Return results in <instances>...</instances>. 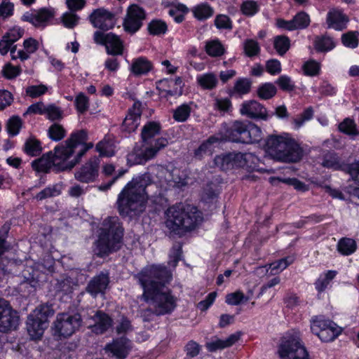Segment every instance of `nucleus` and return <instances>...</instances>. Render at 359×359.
<instances>
[{"instance_id": "60", "label": "nucleus", "mask_w": 359, "mask_h": 359, "mask_svg": "<svg viewBox=\"0 0 359 359\" xmlns=\"http://www.w3.org/2000/svg\"><path fill=\"white\" fill-rule=\"evenodd\" d=\"M292 21L294 22L296 29H303L309 25L310 18L306 13L301 12L294 16Z\"/></svg>"}, {"instance_id": "46", "label": "nucleus", "mask_w": 359, "mask_h": 359, "mask_svg": "<svg viewBox=\"0 0 359 359\" xmlns=\"http://www.w3.org/2000/svg\"><path fill=\"white\" fill-rule=\"evenodd\" d=\"M22 122L18 116H13L6 123V128L8 135L11 137L15 136L20 132Z\"/></svg>"}, {"instance_id": "48", "label": "nucleus", "mask_w": 359, "mask_h": 359, "mask_svg": "<svg viewBox=\"0 0 359 359\" xmlns=\"http://www.w3.org/2000/svg\"><path fill=\"white\" fill-rule=\"evenodd\" d=\"M191 111L189 104H183L175 110L173 118L178 122L185 121L189 118Z\"/></svg>"}, {"instance_id": "4", "label": "nucleus", "mask_w": 359, "mask_h": 359, "mask_svg": "<svg viewBox=\"0 0 359 359\" xmlns=\"http://www.w3.org/2000/svg\"><path fill=\"white\" fill-rule=\"evenodd\" d=\"M161 131L158 123L151 121L144 126L142 130V144L136 145L128 154V162L131 164H141L153 158L158 151L168 144L166 138L156 137Z\"/></svg>"}, {"instance_id": "8", "label": "nucleus", "mask_w": 359, "mask_h": 359, "mask_svg": "<svg viewBox=\"0 0 359 359\" xmlns=\"http://www.w3.org/2000/svg\"><path fill=\"white\" fill-rule=\"evenodd\" d=\"M277 353L281 359H311L300 332L294 330L286 332L281 337Z\"/></svg>"}, {"instance_id": "56", "label": "nucleus", "mask_w": 359, "mask_h": 359, "mask_svg": "<svg viewBox=\"0 0 359 359\" xmlns=\"http://www.w3.org/2000/svg\"><path fill=\"white\" fill-rule=\"evenodd\" d=\"M323 165L334 170H339L342 168V163L339 157L334 154H328L325 157Z\"/></svg>"}, {"instance_id": "23", "label": "nucleus", "mask_w": 359, "mask_h": 359, "mask_svg": "<svg viewBox=\"0 0 359 359\" xmlns=\"http://www.w3.org/2000/svg\"><path fill=\"white\" fill-rule=\"evenodd\" d=\"M130 349L131 343L125 337L114 340L112 343L107 344L105 347L106 351L111 353L118 359H125Z\"/></svg>"}, {"instance_id": "12", "label": "nucleus", "mask_w": 359, "mask_h": 359, "mask_svg": "<svg viewBox=\"0 0 359 359\" xmlns=\"http://www.w3.org/2000/svg\"><path fill=\"white\" fill-rule=\"evenodd\" d=\"M81 318L78 313H58L52 327L53 334L61 339L72 336L81 325Z\"/></svg>"}, {"instance_id": "27", "label": "nucleus", "mask_w": 359, "mask_h": 359, "mask_svg": "<svg viewBox=\"0 0 359 359\" xmlns=\"http://www.w3.org/2000/svg\"><path fill=\"white\" fill-rule=\"evenodd\" d=\"M239 338V333L232 334L224 339L215 338L206 344V348L210 352L222 350L233 345Z\"/></svg>"}, {"instance_id": "35", "label": "nucleus", "mask_w": 359, "mask_h": 359, "mask_svg": "<svg viewBox=\"0 0 359 359\" xmlns=\"http://www.w3.org/2000/svg\"><path fill=\"white\" fill-rule=\"evenodd\" d=\"M357 248L355 241L349 238H344L339 240L337 244L338 251L344 255L353 254Z\"/></svg>"}, {"instance_id": "40", "label": "nucleus", "mask_w": 359, "mask_h": 359, "mask_svg": "<svg viewBox=\"0 0 359 359\" xmlns=\"http://www.w3.org/2000/svg\"><path fill=\"white\" fill-rule=\"evenodd\" d=\"M260 9V5L253 0L244 1L241 6V11L243 15L252 17L256 15Z\"/></svg>"}, {"instance_id": "49", "label": "nucleus", "mask_w": 359, "mask_h": 359, "mask_svg": "<svg viewBox=\"0 0 359 359\" xmlns=\"http://www.w3.org/2000/svg\"><path fill=\"white\" fill-rule=\"evenodd\" d=\"M358 32H348L343 34L341 37L343 44L348 48H356L358 45Z\"/></svg>"}, {"instance_id": "20", "label": "nucleus", "mask_w": 359, "mask_h": 359, "mask_svg": "<svg viewBox=\"0 0 359 359\" xmlns=\"http://www.w3.org/2000/svg\"><path fill=\"white\" fill-rule=\"evenodd\" d=\"M55 15L53 8H41L31 11L24 13V20L27 21L35 27H45L48 22Z\"/></svg>"}, {"instance_id": "45", "label": "nucleus", "mask_w": 359, "mask_h": 359, "mask_svg": "<svg viewBox=\"0 0 359 359\" xmlns=\"http://www.w3.org/2000/svg\"><path fill=\"white\" fill-rule=\"evenodd\" d=\"M273 45L278 53L283 55L290 48V41L287 36H277L274 38Z\"/></svg>"}, {"instance_id": "50", "label": "nucleus", "mask_w": 359, "mask_h": 359, "mask_svg": "<svg viewBox=\"0 0 359 359\" xmlns=\"http://www.w3.org/2000/svg\"><path fill=\"white\" fill-rule=\"evenodd\" d=\"M61 193V186L60 184H55L53 186H50L40 191L37 196L36 198L39 200H43L48 197L57 196L60 195Z\"/></svg>"}, {"instance_id": "9", "label": "nucleus", "mask_w": 359, "mask_h": 359, "mask_svg": "<svg viewBox=\"0 0 359 359\" xmlns=\"http://www.w3.org/2000/svg\"><path fill=\"white\" fill-rule=\"evenodd\" d=\"M224 129L226 130V138L235 142H257L261 140L262 135L261 128L254 123L245 125L242 122L235 121L229 128L225 125Z\"/></svg>"}, {"instance_id": "13", "label": "nucleus", "mask_w": 359, "mask_h": 359, "mask_svg": "<svg viewBox=\"0 0 359 359\" xmlns=\"http://www.w3.org/2000/svg\"><path fill=\"white\" fill-rule=\"evenodd\" d=\"M311 330L323 342L334 340L342 332L333 321L323 316H314L311 320Z\"/></svg>"}, {"instance_id": "55", "label": "nucleus", "mask_w": 359, "mask_h": 359, "mask_svg": "<svg viewBox=\"0 0 359 359\" xmlns=\"http://www.w3.org/2000/svg\"><path fill=\"white\" fill-rule=\"evenodd\" d=\"M45 114H46L47 118L50 121H59L63 117V112L61 109L54 104L46 107Z\"/></svg>"}, {"instance_id": "62", "label": "nucleus", "mask_w": 359, "mask_h": 359, "mask_svg": "<svg viewBox=\"0 0 359 359\" xmlns=\"http://www.w3.org/2000/svg\"><path fill=\"white\" fill-rule=\"evenodd\" d=\"M75 105L77 111L79 113H83L88 108V97L83 93L79 94L76 97L75 100Z\"/></svg>"}, {"instance_id": "1", "label": "nucleus", "mask_w": 359, "mask_h": 359, "mask_svg": "<svg viewBox=\"0 0 359 359\" xmlns=\"http://www.w3.org/2000/svg\"><path fill=\"white\" fill-rule=\"evenodd\" d=\"M135 278L143 289L141 299L152 306L157 315H163L173 311L176 306V298L165 285L171 280L172 273L165 266H146Z\"/></svg>"}, {"instance_id": "54", "label": "nucleus", "mask_w": 359, "mask_h": 359, "mask_svg": "<svg viewBox=\"0 0 359 359\" xmlns=\"http://www.w3.org/2000/svg\"><path fill=\"white\" fill-rule=\"evenodd\" d=\"M250 87L251 82L249 79L240 78L236 81L233 90L239 95H245L250 92Z\"/></svg>"}, {"instance_id": "21", "label": "nucleus", "mask_w": 359, "mask_h": 359, "mask_svg": "<svg viewBox=\"0 0 359 359\" xmlns=\"http://www.w3.org/2000/svg\"><path fill=\"white\" fill-rule=\"evenodd\" d=\"M54 263L55 261L50 256L43 260V263H38L36 264L34 269H32L31 278H27V280H24V289L27 288L28 285H30L32 287H35L36 286V283L39 279V271H41L43 273L46 272H53L54 269Z\"/></svg>"}, {"instance_id": "26", "label": "nucleus", "mask_w": 359, "mask_h": 359, "mask_svg": "<svg viewBox=\"0 0 359 359\" xmlns=\"http://www.w3.org/2000/svg\"><path fill=\"white\" fill-rule=\"evenodd\" d=\"M109 280L107 273H100L95 276L88 283L87 291L92 296L104 294L109 285Z\"/></svg>"}, {"instance_id": "17", "label": "nucleus", "mask_w": 359, "mask_h": 359, "mask_svg": "<svg viewBox=\"0 0 359 359\" xmlns=\"http://www.w3.org/2000/svg\"><path fill=\"white\" fill-rule=\"evenodd\" d=\"M100 160L97 157L90 158L75 174V178L81 182H94L98 177Z\"/></svg>"}, {"instance_id": "6", "label": "nucleus", "mask_w": 359, "mask_h": 359, "mask_svg": "<svg viewBox=\"0 0 359 359\" xmlns=\"http://www.w3.org/2000/svg\"><path fill=\"white\" fill-rule=\"evenodd\" d=\"M165 214L166 227L175 233L195 228L202 219L201 213L196 207L182 203L170 207Z\"/></svg>"}, {"instance_id": "63", "label": "nucleus", "mask_w": 359, "mask_h": 359, "mask_svg": "<svg viewBox=\"0 0 359 359\" xmlns=\"http://www.w3.org/2000/svg\"><path fill=\"white\" fill-rule=\"evenodd\" d=\"M14 5L9 0H3L0 4V17L6 18L11 16L13 13Z\"/></svg>"}, {"instance_id": "53", "label": "nucleus", "mask_w": 359, "mask_h": 359, "mask_svg": "<svg viewBox=\"0 0 359 359\" xmlns=\"http://www.w3.org/2000/svg\"><path fill=\"white\" fill-rule=\"evenodd\" d=\"M39 45V41L31 37L24 41V60L36 51Z\"/></svg>"}, {"instance_id": "38", "label": "nucleus", "mask_w": 359, "mask_h": 359, "mask_svg": "<svg viewBox=\"0 0 359 359\" xmlns=\"http://www.w3.org/2000/svg\"><path fill=\"white\" fill-rule=\"evenodd\" d=\"M224 47L221 42L217 40L209 41L205 45V51L211 57H219L224 54Z\"/></svg>"}, {"instance_id": "3", "label": "nucleus", "mask_w": 359, "mask_h": 359, "mask_svg": "<svg viewBox=\"0 0 359 359\" xmlns=\"http://www.w3.org/2000/svg\"><path fill=\"white\" fill-rule=\"evenodd\" d=\"M154 187L151 184V177L149 173L138 175L129 182L118 194L117 205L122 215H134L142 212L148 198L146 189H151Z\"/></svg>"}, {"instance_id": "18", "label": "nucleus", "mask_w": 359, "mask_h": 359, "mask_svg": "<svg viewBox=\"0 0 359 359\" xmlns=\"http://www.w3.org/2000/svg\"><path fill=\"white\" fill-rule=\"evenodd\" d=\"M90 22L95 27L101 29H109L116 23L114 15L104 8H98L90 15Z\"/></svg>"}, {"instance_id": "51", "label": "nucleus", "mask_w": 359, "mask_h": 359, "mask_svg": "<svg viewBox=\"0 0 359 359\" xmlns=\"http://www.w3.org/2000/svg\"><path fill=\"white\" fill-rule=\"evenodd\" d=\"M148 30L153 35L163 34L167 30V25L161 20H152L148 25Z\"/></svg>"}, {"instance_id": "19", "label": "nucleus", "mask_w": 359, "mask_h": 359, "mask_svg": "<svg viewBox=\"0 0 359 359\" xmlns=\"http://www.w3.org/2000/svg\"><path fill=\"white\" fill-rule=\"evenodd\" d=\"M240 113L252 119L266 120L269 117L266 109L255 100L244 102L241 105Z\"/></svg>"}, {"instance_id": "14", "label": "nucleus", "mask_w": 359, "mask_h": 359, "mask_svg": "<svg viewBox=\"0 0 359 359\" xmlns=\"http://www.w3.org/2000/svg\"><path fill=\"white\" fill-rule=\"evenodd\" d=\"M20 318L12 309L8 302L0 299V332H7L15 330L19 325Z\"/></svg>"}, {"instance_id": "39", "label": "nucleus", "mask_w": 359, "mask_h": 359, "mask_svg": "<svg viewBox=\"0 0 359 359\" xmlns=\"http://www.w3.org/2000/svg\"><path fill=\"white\" fill-rule=\"evenodd\" d=\"M338 128L340 132L349 136L354 137L359 134L355 122L349 118H345L340 123Z\"/></svg>"}, {"instance_id": "15", "label": "nucleus", "mask_w": 359, "mask_h": 359, "mask_svg": "<svg viewBox=\"0 0 359 359\" xmlns=\"http://www.w3.org/2000/svg\"><path fill=\"white\" fill-rule=\"evenodd\" d=\"M146 14L143 8L136 4L130 5L126 11L123 26L127 32L135 33L142 25Z\"/></svg>"}, {"instance_id": "30", "label": "nucleus", "mask_w": 359, "mask_h": 359, "mask_svg": "<svg viewBox=\"0 0 359 359\" xmlns=\"http://www.w3.org/2000/svg\"><path fill=\"white\" fill-rule=\"evenodd\" d=\"M152 68L151 62L144 57H139L132 60L130 69L133 74L139 76L148 73Z\"/></svg>"}, {"instance_id": "43", "label": "nucleus", "mask_w": 359, "mask_h": 359, "mask_svg": "<svg viewBox=\"0 0 359 359\" xmlns=\"http://www.w3.org/2000/svg\"><path fill=\"white\" fill-rule=\"evenodd\" d=\"M66 135V130L58 123L52 124L48 130V137L55 142L62 140Z\"/></svg>"}, {"instance_id": "16", "label": "nucleus", "mask_w": 359, "mask_h": 359, "mask_svg": "<svg viewBox=\"0 0 359 359\" xmlns=\"http://www.w3.org/2000/svg\"><path fill=\"white\" fill-rule=\"evenodd\" d=\"M94 40L97 43L104 45L108 54L121 55L123 51L122 41L119 37L112 33L104 34L96 32Z\"/></svg>"}, {"instance_id": "37", "label": "nucleus", "mask_w": 359, "mask_h": 359, "mask_svg": "<svg viewBox=\"0 0 359 359\" xmlns=\"http://www.w3.org/2000/svg\"><path fill=\"white\" fill-rule=\"evenodd\" d=\"M315 47L318 51L327 52L332 50L335 47V42L332 38L323 36L317 37L315 40Z\"/></svg>"}, {"instance_id": "52", "label": "nucleus", "mask_w": 359, "mask_h": 359, "mask_svg": "<svg viewBox=\"0 0 359 359\" xmlns=\"http://www.w3.org/2000/svg\"><path fill=\"white\" fill-rule=\"evenodd\" d=\"M213 108L220 113L229 112L232 109L231 102L228 98L216 97L214 100Z\"/></svg>"}, {"instance_id": "11", "label": "nucleus", "mask_w": 359, "mask_h": 359, "mask_svg": "<svg viewBox=\"0 0 359 359\" xmlns=\"http://www.w3.org/2000/svg\"><path fill=\"white\" fill-rule=\"evenodd\" d=\"M53 313V309L48 304H41L33 311L27 322V330L31 339H39L42 337L48 327V319Z\"/></svg>"}, {"instance_id": "29", "label": "nucleus", "mask_w": 359, "mask_h": 359, "mask_svg": "<svg viewBox=\"0 0 359 359\" xmlns=\"http://www.w3.org/2000/svg\"><path fill=\"white\" fill-rule=\"evenodd\" d=\"M223 140H228L226 138V132L224 135L218 134L211 136L204 142L196 151V156H201L203 154H210L212 153L214 144Z\"/></svg>"}, {"instance_id": "44", "label": "nucleus", "mask_w": 359, "mask_h": 359, "mask_svg": "<svg viewBox=\"0 0 359 359\" xmlns=\"http://www.w3.org/2000/svg\"><path fill=\"white\" fill-rule=\"evenodd\" d=\"M320 64L316 60H310L304 63L302 71L304 74L308 76H315L320 74Z\"/></svg>"}, {"instance_id": "5", "label": "nucleus", "mask_w": 359, "mask_h": 359, "mask_svg": "<svg viewBox=\"0 0 359 359\" xmlns=\"http://www.w3.org/2000/svg\"><path fill=\"white\" fill-rule=\"evenodd\" d=\"M264 149L273 159L285 163L297 162L303 156L302 148L289 133L269 135Z\"/></svg>"}, {"instance_id": "22", "label": "nucleus", "mask_w": 359, "mask_h": 359, "mask_svg": "<svg viewBox=\"0 0 359 359\" xmlns=\"http://www.w3.org/2000/svg\"><path fill=\"white\" fill-rule=\"evenodd\" d=\"M141 114V104L135 102L123 120L122 130L129 133L134 132L140 125Z\"/></svg>"}, {"instance_id": "34", "label": "nucleus", "mask_w": 359, "mask_h": 359, "mask_svg": "<svg viewBox=\"0 0 359 359\" xmlns=\"http://www.w3.org/2000/svg\"><path fill=\"white\" fill-rule=\"evenodd\" d=\"M24 151L29 156H38L42 151L41 144L36 137L30 136L25 143Z\"/></svg>"}, {"instance_id": "47", "label": "nucleus", "mask_w": 359, "mask_h": 359, "mask_svg": "<svg viewBox=\"0 0 359 359\" xmlns=\"http://www.w3.org/2000/svg\"><path fill=\"white\" fill-rule=\"evenodd\" d=\"M276 93L275 86L270 83L262 85L257 90L258 96L263 100L271 98Z\"/></svg>"}, {"instance_id": "42", "label": "nucleus", "mask_w": 359, "mask_h": 359, "mask_svg": "<svg viewBox=\"0 0 359 359\" xmlns=\"http://www.w3.org/2000/svg\"><path fill=\"white\" fill-rule=\"evenodd\" d=\"M189 8L182 4H177L173 7L170 8L168 13L172 16L175 21L177 22H181L184 18V15L187 13Z\"/></svg>"}, {"instance_id": "36", "label": "nucleus", "mask_w": 359, "mask_h": 359, "mask_svg": "<svg viewBox=\"0 0 359 359\" xmlns=\"http://www.w3.org/2000/svg\"><path fill=\"white\" fill-rule=\"evenodd\" d=\"M336 275L337 271L332 270L322 273L315 283L316 289L318 292L324 291Z\"/></svg>"}, {"instance_id": "64", "label": "nucleus", "mask_w": 359, "mask_h": 359, "mask_svg": "<svg viewBox=\"0 0 359 359\" xmlns=\"http://www.w3.org/2000/svg\"><path fill=\"white\" fill-rule=\"evenodd\" d=\"M245 52L247 55L252 57L257 55L259 51V46L254 40H247L244 45Z\"/></svg>"}, {"instance_id": "28", "label": "nucleus", "mask_w": 359, "mask_h": 359, "mask_svg": "<svg viewBox=\"0 0 359 359\" xmlns=\"http://www.w3.org/2000/svg\"><path fill=\"white\" fill-rule=\"evenodd\" d=\"M94 324L89 325L91 327L92 332L95 334H102L107 329H109L112 324L111 319L105 313L97 311L92 318Z\"/></svg>"}, {"instance_id": "10", "label": "nucleus", "mask_w": 359, "mask_h": 359, "mask_svg": "<svg viewBox=\"0 0 359 359\" xmlns=\"http://www.w3.org/2000/svg\"><path fill=\"white\" fill-rule=\"evenodd\" d=\"M259 158L252 153H229L217 156L214 159L215 166L222 170L233 168H245L248 170H257Z\"/></svg>"}, {"instance_id": "41", "label": "nucleus", "mask_w": 359, "mask_h": 359, "mask_svg": "<svg viewBox=\"0 0 359 359\" xmlns=\"http://www.w3.org/2000/svg\"><path fill=\"white\" fill-rule=\"evenodd\" d=\"M294 261L293 257H287L286 258H283L279 259L276 262H274L269 264V270H270V273L275 275L280 273L285 269L290 264H292Z\"/></svg>"}, {"instance_id": "61", "label": "nucleus", "mask_w": 359, "mask_h": 359, "mask_svg": "<svg viewBox=\"0 0 359 359\" xmlns=\"http://www.w3.org/2000/svg\"><path fill=\"white\" fill-rule=\"evenodd\" d=\"M47 90L48 87L43 84L34 85L27 87L26 93L31 97H37L45 94Z\"/></svg>"}, {"instance_id": "2", "label": "nucleus", "mask_w": 359, "mask_h": 359, "mask_svg": "<svg viewBox=\"0 0 359 359\" xmlns=\"http://www.w3.org/2000/svg\"><path fill=\"white\" fill-rule=\"evenodd\" d=\"M88 140L86 130L74 131L64 143L57 145L53 151H49L34 161L32 168L38 172H45L53 167L58 171L70 170L81 161L88 150L93 147V143Z\"/></svg>"}, {"instance_id": "25", "label": "nucleus", "mask_w": 359, "mask_h": 359, "mask_svg": "<svg viewBox=\"0 0 359 359\" xmlns=\"http://www.w3.org/2000/svg\"><path fill=\"white\" fill-rule=\"evenodd\" d=\"M158 177L160 178L159 182L161 187L164 186V184H168L171 182L174 183L178 187L185 186L187 182L185 178H181L179 177L180 170L175 169L172 172H170L163 167H158Z\"/></svg>"}, {"instance_id": "33", "label": "nucleus", "mask_w": 359, "mask_h": 359, "mask_svg": "<svg viewBox=\"0 0 359 359\" xmlns=\"http://www.w3.org/2000/svg\"><path fill=\"white\" fill-rule=\"evenodd\" d=\"M96 150L101 156H111L115 154L114 141L109 137H105L96 145Z\"/></svg>"}, {"instance_id": "59", "label": "nucleus", "mask_w": 359, "mask_h": 359, "mask_svg": "<svg viewBox=\"0 0 359 359\" xmlns=\"http://www.w3.org/2000/svg\"><path fill=\"white\" fill-rule=\"evenodd\" d=\"M313 115V110L311 108L306 109L300 116L294 118L293 123L294 128H300L306 121H309L312 118Z\"/></svg>"}, {"instance_id": "32", "label": "nucleus", "mask_w": 359, "mask_h": 359, "mask_svg": "<svg viewBox=\"0 0 359 359\" xmlns=\"http://www.w3.org/2000/svg\"><path fill=\"white\" fill-rule=\"evenodd\" d=\"M195 18L198 20H205L213 15L214 9L207 3H201L191 9Z\"/></svg>"}, {"instance_id": "31", "label": "nucleus", "mask_w": 359, "mask_h": 359, "mask_svg": "<svg viewBox=\"0 0 359 359\" xmlns=\"http://www.w3.org/2000/svg\"><path fill=\"white\" fill-rule=\"evenodd\" d=\"M196 81L199 86L204 90H212L218 83L217 75L212 72L198 75Z\"/></svg>"}, {"instance_id": "57", "label": "nucleus", "mask_w": 359, "mask_h": 359, "mask_svg": "<svg viewBox=\"0 0 359 359\" xmlns=\"http://www.w3.org/2000/svg\"><path fill=\"white\" fill-rule=\"evenodd\" d=\"M79 18L72 11L65 13L62 16L64 26L68 29L74 28L79 22Z\"/></svg>"}, {"instance_id": "58", "label": "nucleus", "mask_w": 359, "mask_h": 359, "mask_svg": "<svg viewBox=\"0 0 359 359\" xmlns=\"http://www.w3.org/2000/svg\"><path fill=\"white\" fill-rule=\"evenodd\" d=\"M20 65H13L11 63L6 64L2 70L3 75L8 79L15 78L20 74Z\"/></svg>"}, {"instance_id": "7", "label": "nucleus", "mask_w": 359, "mask_h": 359, "mask_svg": "<svg viewBox=\"0 0 359 359\" xmlns=\"http://www.w3.org/2000/svg\"><path fill=\"white\" fill-rule=\"evenodd\" d=\"M123 229L117 217H109L103 220L98 229V239L95 243V253L104 257L118 250L121 246Z\"/></svg>"}, {"instance_id": "24", "label": "nucleus", "mask_w": 359, "mask_h": 359, "mask_svg": "<svg viewBox=\"0 0 359 359\" xmlns=\"http://www.w3.org/2000/svg\"><path fill=\"white\" fill-rule=\"evenodd\" d=\"M348 22V16L339 8H331L327 14L326 22L329 28L341 31L346 27Z\"/></svg>"}]
</instances>
